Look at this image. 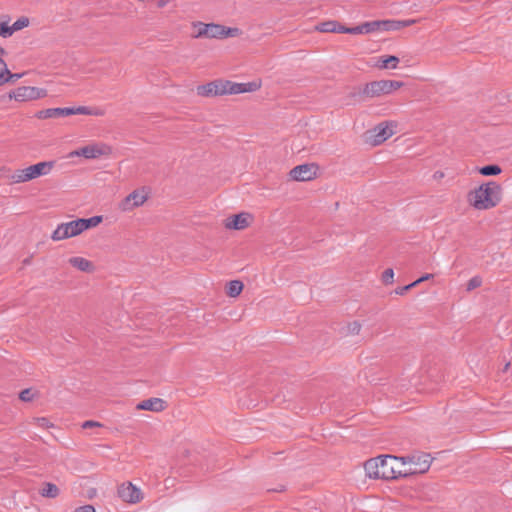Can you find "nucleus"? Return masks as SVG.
Wrapping results in <instances>:
<instances>
[{"label": "nucleus", "instance_id": "obj_20", "mask_svg": "<svg viewBox=\"0 0 512 512\" xmlns=\"http://www.w3.org/2000/svg\"><path fill=\"white\" fill-rule=\"evenodd\" d=\"M68 262L71 266L78 269L79 271L88 272V273L94 271L93 263L86 258H83L80 256H75V257H71L68 260Z\"/></svg>", "mask_w": 512, "mask_h": 512}, {"label": "nucleus", "instance_id": "obj_8", "mask_svg": "<svg viewBox=\"0 0 512 512\" xmlns=\"http://www.w3.org/2000/svg\"><path fill=\"white\" fill-rule=\"evenodd\" d=\"M365 135L367 142L377 146L393 135V129L389 123L382 122L376 125L373 129L368 130Z\"/></svg>", "mask_w": 512, "mask_h": 512}, {"label": "nucleus", "instance_id": "obj_48", "mask_svg": "<svg viewBox=\"0 0 512 512\" xmlns=\"http://www.w3.org/2000/svg\"><path fill=\"white\" fill-rule=\"evenodd\" d=\"M20 77H21V74H12L11 73V80L10 81L18 80Z\"/></svg>", "mask_w": 512, "mask_h": 512}, {"label": "nucleus", "instance_id": "obj_27", "mask_svg": "<svg viewBox=\"0 0 512 512\" xmlns=\"http://www.w3.org/2000/svg\"><path fill=\"white\" fill-rule=\"evenodd\" d=\"M80 221L83 223L82 227H83V230L85 231L86 229H88L90 227L97 226L102 221V217L101 216H93L88 219L80 218Z\"/></svg>", "mask_w": 512, "mask_h": 512}, {"label": "nucleus", "instance_id": "obj_42", "mask_svg": "<svg viewBox=\"0 0 512 512\" xmlns=\"http://www.w3.org/2000/svg\"><path fill=\"white\" fill-rule=\"evenodd\" d=\"M433 277H434L433 274H425L422 277H420L419 279H417V282H419V284H420V283H422V282H424L426 280H429V279H431Z\"/></svg>", "mask_w": 512, "mask_h": 512}, {"label": "nucleus", "instance_id": "obj_1", "mask_svg": "<svg viewBox=\"0 0 512 512\" xmlns=\"http://www.w3.org/2000/svg\"><path fill=\"white\" fill-rule=\"evenodd\" d=\"M502 199V188L495 181L481 184L467 195L468 203L477 210H488L496 207Z\"/></svg>", "mask_w": 512, "mask_h": 512}, {"label": "nucleus", "instance_id": "obj_38", "mask_svg": "<svg viewBox=\"0 0 512 512\" xmlns=\"http://www.w3.org/2000/svg\"><path fill=\"white\" fill-rule=\"evenodd\" d=\"M93 427H102V424L97 421H93V420L85 421L82 424V428H84V429L93 428Z\"/></svg>", "mask_w": 512, "mask_h": 512}, {"label": "nucleus", "instance_id": "obj_46", "mask_svg": "<svg viewBox=\"0 0 512 512\" xmlns=\"http://www.w3.org/2000/svg\"><path fill=\"white\" fill-rule=\"evenodd\" d=\"M419 284V282H417V280H415L414 282L406 285L407 289L410 290L412 288H414L415 286H417Z\"/></svg>", "mask_w": 512, "mask_h": 512}, {"label": "nucleus", "instance_id": "obj_32", "mask_svg": "<svg viewBox=\"0 0 512 512\" xmlns=\"http://www.w3.org/2000/svg\"><path fill=\"white\" fill-rule=\"evenodd\" d=\"M482 284V279L479 276L472 277L467 283V291H472Z\"/></svg>", "mask_w": 512, "mask_h": 512}, {"label": "nucleus", "instance_id": "obj_45", "mask_svg": "<svg viewBox=\"0 0 512 512\" xmlns=\"http://www.w3.org/2000/svg\"><path fill=\"white\" fill-rule=\"evenodd\" d=\"M336 28H338V29L335 31V32H337V33H347V31H346V30H347L348 28L344 27L343 25L339 24L338 22H337Z\"/></svg>", "mask_w": 512, "mask_h": 512}, {"label": "nucleus", "instance_id": "obj_40", "mask_svg": "<svg viewBox=\"0 0 512 512\" xmlns=\"http://www.w3.org/2000/svg\"><path fill=\"white\" fill-rule=\"evenodd\" d=\"M348 34H363L362 24L346 30Z\"/></svg>", "mask_w": 512, "mask_h": 512}, {"label": "nucleus", "instance_id": "obj_36", "mask_svg": "<svg viewBox=\"0 0 512 512\" xmlns=\"http://www.w3.org/2000/svg\"><path fill=\"white\" fill-rule=\"evenodd\" d=\"M397 23H399V21H394V20L382 21V25L384 27V30H398V29H400L401 27H397Z\"/></svg>", "mask_w": 512, "mask_h": 512}, {"label": "nucleus", "instance_id": "obj_19", "mask_svg": "<svg viewBox=\"0 0 512 512\" xmlns=\"http://www.w3.org/2000/svg\"><path fill=\"white\" fill-rule=\"evenodd\" d=\"M137 409L160 412L165 409V402L160 398H150L137 404Z\"/></svg>", "mask_w": 512, "mask_h": 512}, {"label": "nucleus", "instance_id": "obj_26", "mask_svg": "<svg viewBox=\"0 0 512 512\" xmlns=\"http://www.w3.org/2000/svg\"><path fill=\"white\" fill-rule=\"evenodd\" d=\"M194 28L197 29L196 34L194 35L195 38H208V28L209 23H203V22H197L193 24Z\"/></svg>", "mask_w": 512, "mask_h": 512}, {"label": "nucleus", "instance_id": "obj_16", "mask_svg": "<svg viewBox=\"0 0 512 512\" xmlns=\"http://www.w3.org/2000/svg\"><path fill=\"white\" fill-rule=\"evenodd\" d=\"M253 220L250 213L242 212L231 217H228L225 222L227 229L243 230L247 228Z\"/></svg>", "mask_w": 512, "mask_h": 512}, {"label": "nucleus", "instance_id": "obj_2", "mask_svg": "<svg viewBox=\"0 0 512 512\" xmlns=\"http://www.w3.org/2000/svg\"><path fill=\"white\" fill-rule=\"evenodd\" d=\"M54 164L53 161H43L23 169H18L10 176V179L12 183L31 181L38 177L48 175L52 171Z\"/></svg>", "mask_w": 512, "mask_h": 512}, {"label": "nucleus", "instance_id": "obj_13", "mask_svg": "<svg viewBox=\"0 0 512 512\" xmlns=\"http://www.w3.org/2000/svg\"><path fill=\"white\" fill-rule=\"evenodd\" d=\"M318 167L315 164H302L290 171V176L296 181H310L317 175Z\"/></svg>", "mask_w": 512, "mask_h": 512}, {"label": "nucleus", "instance_id": "obj_41", "mask_svg": "<svg viewBox=\"0 0 512 512\" xmlns=\"http://www.w3.org/2000/svg\"><path fill=\"white\" fill-rule=\"evenodd\" d=\"M75 512H95V509L91 505H85L77 508Z\"/></svg>", "mask_w": 512, "mask_h": 512}, {"label": "nucleus", "instance_id": "obj_3", "mask_svg": "<svg viewBox=\"0 0 512 512\" xmlns=\"http://www.w3.org/2000/svg\"><path fill=\"white\" fill-rule=\"evenodd\" d=\"M76 114L102 116V115H104V112H103V110H101L99 108H90L87 106L48 108V109L38 111L36 113V117L38 119H49V118L65 117V116L76 115Z\"/></svg>", "mask_w": 512, "mask_h": 512}, {"label": "nucleus", "instance_id": "obj_47", "mask_svg": "<svg viewBox=\"0 0 512 512\" xmlns=\"http://www.w3.org/2000/svg\"><path fill=\"white\" fill-rule=\"evenodd\" d=\"M419 284V282H417V280H415L414 282L406 285L407 289L410 290L412 288H414L415 286H417Z\"/></svg>", "mask_w": 512, "mask_h": 512}, {"label": "nucleus", "instance_id": "obj_25", "mask_svg": "<svg viewBox=\"0 0 512 512\" xmlns=\"http://www.w3.org/2000/svg\"><path fill=\"white\" fill-rule=\"evenodd\" d=\"M337 21L322 22L317 26V30L324 33H335Z\"/></svg>", "mask_w": 512, "mask_h": 512}, {"label": "nucleus", "instance_id": "obj_24", "mask_svg": "<svg viewBox=\"0 0 512 512\" xmlns=\"http://www.w3.org/2000/svg\"><path fill=\"white\" fill-rule=\"evenodd\" d=\"M501 168L499 165H487L483 166L479 169V173L483 176H494L501 173Z\"/></svg>", "mask_w": 512, "mask_h": 512}, {"label": "nucleus", "instance_id": "obj_37", "mask_svg": "<svg viewBox=\"0 0 512 512\" xmlns=\"http://www.w3.org/2000/svg\"><path fill=\"white\" fill-rule=\"evenodd\" d=\"M19 398L24 402H29L33 399V393L31 389H24L20 392Z\"/></svg>", "mask_w": 512, "mask_h": 512}, {"label": "nucleus", "instance_id": "obj_22", "mask_svg": "<svg viewBox=\"0 0 512 512\" xmlns=\"http://www.w3.org/2000/svg\"><path fill=\"white\" fill-rule=\"evenodd\" d=\"M243 290V283L239 280L230 281L227 287V294L230 297H237Z\"/></svg>", "mask_w": 512, "mask_h": 512}, {"label": "nucleus", "instance_id": "obj_30", "mask_svg": "<svg viewBox=\"0 0 512 512\" xmlns=\"http://www.w3.org/2000/svg\"><path fill=\"white\" fill-rule=\"evenodd\" d=\"M28 25H29V19L27 17H20L12 24V28H13L14 32H16L23 28L28 27Z\"/></svg>", "mask_w": 512, "mask_h": 512}, {"label": "nucleus", "instance_id": "obj_31", "mask_svg": "<svg viewBox=\"0 0 512 512\" xmlns=\"http://www.w3.org/2000/svg\"><path fill=\"white\" fill-rule=\"evenodd\" d=\"M14 33V30L12 28V25L9 26L5 22L0 23V36L3 38H8Z\"/></svg>", "mask_w": 512, "mask_h": 512}, {"label": "nucleus", "instance_id": "obj_5", "mask_svg": "<svg viewBox=\"0 0 512 512\" xmlns=\"http://www.w3.org/2000/svg\"><path fill=\"white\" fill-rule=\"evenodd\" d=\"M403 82L396 80H379L367 83L359 92L363 98H375L391 94L393 91L401 88Z\"/></svg>", "mask_w": 512, "mask_h": 512}, {"label": "nucleus", "instance_id": "obj_7", "mask_svg": "<svg viewBox=\"0 0 512 512\" xmlns=\"http://www.w3.org/2000/svg\"><path fill=\"white\" fill-rule=\"evenodd\" d=\"M148 199V192L145 187L136 189L128 194L119 204L122 211H132L133 209L142 206Z\"/></svg>", "mask_w": 512, "mask_h": 512}, {"label": "nucleus", "instance_id": "obj_15", "mask_svg": "<svg viewBox=\"0 0 512 512\" xmlns=\"http://www.w3.org/2000/svg\"><path fill=\"white\" fill-rule=\"evenodd\" d=\"M118 496L128 503H137L142 499L141 490L131 482L123 483L118 487Z\"/></svg>", "mask_w": 512, "mask_h": 512}, {"label": "nucleus", "instance_id": "obj_10", "mask_svg": "<svg viewBox=\"0 0 512 512\" xmlns=\"http://www.w3.org/2000/svg\"><path fill=\"white\" fill-rule=\"evenodd\" d=\"M228 80H215L197 87V94L202 97L229 95Z\"/></svg>", "mask_w": 512, "mask_h": 512}, {"label": "nucleus", "instance_id": "obj_18", "mask_svg": "<svg viewBox=\"0 0 512 512\" xmlns=\"http://www.w3.org/2000/svg\"><path fill=\"white\" fill-rule=\"evenodd\" d=\"M227 85L229 95L254 92L260 88V84L257 82L235 83L228 81Z\"/></svg>", "mask_w": 512, "mask_h": 512}, {"label": "nucleus", "instance_id": "obj_29", "mask_svg": "<svg viewBox=\"0 0 512 512\" xmlns=\"http://www.w3.org/2000/svg\"><path fill=\"white\" fill-rule=\"evenodd\" d=\"M381 26H383L382 21L365 22L362 24L363 32L366 34L380 29Z\"/></svg>", "mask_w": 512, "mask_h": 512}, {"label": "nucleus", "instance_id": "obj_43", "mask_svg": "<svg viewBox=\"0 0 512 512\" xmlns=\"http://www.w3.org/2000/svg\"><path fill=\"white\" fill-rule=\"evenodd\" d=\"M82 157V153H81V148L77 149V150H74L72 152L69 153V157L72 158V157Z\"/></svg>", "mask_w": 512, "mask_h": 512}, {"label": "nucleus", "instance_id": "obj_34", "mask_svg": "<svg viewBox=\"0 0 512 512\" xmlns=\"http://www.w3.org/2000/svg\"><path fill=\"white\" fill-rule=\"evenodd\" d=\"M347 329L350 334L357 335L361 330V324L358 321H354L348 324Z\"/></svg>", "mask_w": 512, "mask_h": 512}, {"label": "nucleus", "instance_id": "obj_21", "mask_svg": "<svg viewBox=\"0 0 512 512\" xmlns=\"http://www.w3.org/2000/svg\"><path fill=\"white\" fill-rule=\"evenodd\" d=\"M6 54L4 48L0 46V86L10 82L11 72L9 71L3 56Z\"/></svg>", "mask_w": 512, "mask_h": 512}, {"label": "nucleus", "instance_id": "obj_35", "mask_svg": "<svg viewBox=\"0 0 512 512\" xmlns=\"http://www.w3.org/2000/svg\"><path fill=\"white\" fill-rule=\"evenodd\" d=\"M34 421H35V425L40 427V428H49V427L53 426L50 423V421L47 418H45V417L35 418Z\"/></svg>", "mask_w": 512, "mask_h": 512}, {"label": "nucleus", "instance_id": "obj_39", "mask_svg": "<svg viewBox=\"0 0 512 512\" xmlns=\"http://www.w3.org/2000/svg\"><path fill=\"white\" fill-rule=\"evenodd\" d=\"M418 21L415 20V19H408V20H401L399 21V23H397V27H408V26H411L415 23H417Z\"/></svg>", "mask_w": 512, "mask_h": 512}, {"label": "nucleus", "instance_id": "obj_44", "mask_svg": "<svg viewBox=\"0 0 512 512\" xmlns=\"http://www.w3.org/2000/svg\"><path fill=\"white\" fill-rule=\"evenodd\" d=\"M407 291H409V290L407 289V287H406V286H403V287H398V288L395 290V293H396L397 295H403V294H405Z\"/></svg>", "mask_w": 512, "mask_h": 512}, {"label": "nucleus", "instance_id": "obj_6", "mask_svg": "<svg viewBox=\"0 0 512 512\" xmlns=\"http://www.w3.org/2000/svg\"><path fill=\"white\" fill-rule=\"evenodd\" d=\"M82 224L83 223L80 221V218L67 223H62L53 231L51 238L54 241H60L77 236L84 231Z\"/></svg>", "mask_w": 512, "mask_h": 512}, {"label": "nucleus", "instance_id": "obj_12", "mask_svg": "<svg viewBox=\"0 0 512 512\" xmlns=\"http://www.w3.org/2000/svg\"><path fill=\"white\" fill-rule=\"evenodd\" d=\"M242 31L237 27H226L221 24L209 23L208 38L224 39L238 37Z\"/></svg>", "mask_w": 512, "mask_h": 512}, {"label": "nucleus", "instance_id": "obj_49", "mask_svg": "<svg viewBox=\"0 0 512 512\" xmlns=\"http://www.w3.org/2000/svg\"><path fill=\"white\" fill-rule=\"evenodd\" d=\"M508 367H509V363H507V364L505 365L504 370H506Z\"/></svg>", "mask_w": 512, "mask_h": 512}, {"label": "nucleus", "instance_id": "obj_23", "mask_svg": "<svg viewBox=\"0 0 512 512\" xmlns=\"http://www.w3.org/2000/svg\"><path fill=\"white\" fill-rule=\"evenodd\" d=\"M41 495L47 498H56L59 495V488L53 483H45Z\"/></svg>", "mask_w": 512, "mask_h": 512}, {"label": "nucleus", "instance_id": "obj_14", "mask_svg": "<svg viewBox=\"0 0 512 512\" xmlns=\"http://www.w3.org/2000/svg\"><path fill=\"white\" fill-rule=\"evenodd\" d=\"M111 152V147L104 143H93L81 147L82 157L86 159H97L102 156H109Z\"/></svg>", "mask_w": 512, "mask_h": 512}, {"label": "nucleus", "instance_id": "obj_33", "mask_svg": "<svg viewBox=\"0 0 512 512\" xmlns=\"http://www.w3.org/2000/svg\"><path fill=\"white\" fill-rule=\"evenodd\" d=\"M393 278H394V271L392 268H388L386 269L383 274H382V281L385 283V284H391L393 283Z\"/></svg>", "mask_w": 512, "mask_h": 512}, {"label": "nucleus", "instance_id": "obj_28", "mask_svg": "<svg viewBox=\"0 0 512 512\" xmlns=\"http://www.w3.org/2000/svg\"><path fill=\"white\" fill-rule=\"evenodd\" d=\"M399 63V58L396 56H388L387 58L383 59L382 64L379 65L380 68L384 69H395L397 68V64Z\"/></svg>", "mask_w": 512, "mask_h": 512}, {"label": "nucleus", "instance_id": "obj_4", "mask_svg": "<svg viewBox=\"0 0 512 512\" xmlns=\"http://www.w3.org/2000/svg\"><path fill=\"white\" fill-rule=\"evenodd\" d=\"M388 456L389 455H380L367 460L364 464L366 475L373 479L392 480L393 474Z\"/></svg>", "mask_w": 512, "mask_h": 512}, {"label": "nucleus", "instance_id": "obj_11", "mask_svg": "<svg viewBox=\"0 0 512 512\" xmlns=\"http://www.w3.org/2000/svg\"><path fill=\"white\" fill-rule=\"evenodd\" d=\"M407 460L410 475L425 473L426 471H428L431 465V457L429 454L426 453L407 457Z\"/></svg>", "mask_w": 512, "mask_h": 512}, {"label": "nucleus", "instance_id": "obj_9", "mask_svg": "<svg viewBox=\"0 0 512 512\" xmlns=\"http://www.w3.org/2000/svg\"><path fill=\"white\" fill-rule=\"evenodd\" d=\"M46 96V90L31 87V86H21L9 93V97L15 99L16 101L24 102L29 100H36Z\"/></svg>", "mask_w": 512, "mask_h": 512}, {"label": "nucleus", "instance_id": "obj_17", "mask_svg": "<svg viewBox=\"0 0 512 512\" xmlns=\"http://www.w3.org/2000/svg\"><path fill=\"white\" fill-rule=\"evenodd\" d=\"M390 462L393 479L406 477L409 474L408 460L405 457L388 456Z\"/></svg>", "mask_w": 512, "mask_h": 512}]
</instances>
